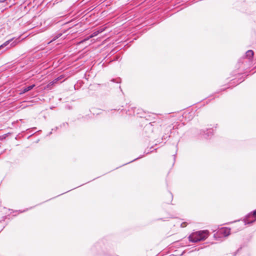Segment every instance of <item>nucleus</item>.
Returning a JSON list of instances; mask_svg holds the SVG:
<instances>
[{
  "instance_id": "obj_1",
  "label": "nucleus",
  "mask_w": 256,
  "mask_h": 256,
  "mask_svg": "<svg viewBox=\"0 0 256 256\" xmlns=\"http://www.w3.org/2000/svg\"><path fill=\"white\" fill-rule=\"evenodd\" d=\"M209 232L207 230H200L192 233L188 237L190 242H196L206 240L208 236Z\"/></svg>"
},
{
  "instance_id": "obj_2",
  "label": "nucleus",
  "mask_w": 256,
  "mask_h": 256,
  "mask_svg": "<svg viewBox=\"0 0 256 256\" xmlns=\"http://www.w3.org/2000/svg\"><path fill=\"white\" fill-rule=\"evenodd\" d=\"M255 221H256V210L248 214L244 219V222L246 225L252 224Z\"/></svg>"
},
{
  "instance_id": "obj_3",
  "label": "nucleus",
  "mask_w": 256,
  "mask_h": 256,
  "mask_svg": "<svg viewBox=\"0 0 256 256\" xmlns=\"http://www.w3.org/2000/svg\"><path fill=\"white\" fill-rule=\"evenodd\" d=\"M200 134L204 138H209L213 135V130L212 128L202 130H200Z\"/></svg>"
},
{
  "instance_id": "obj_4",
  "label": "nucleus",
  "mask_w": 256,
  "mask_h": 256,
  "mask_svg": "<svg viewBox=\"0 0 256 256\" xmlns=\"http://www.w3.org/2000/svg\"><path fill=\"white\" fill-rule=\"evenodd\" d=\"M218 232L224 236H228L230 234V229L228 228H222L219 230Z\"/></svg>"
},
{
  "instance_id": "obj_5",
  "label": "nucleus",
  "mask_w": 256,
  "mask_h": 256,
  "mask_svg": "<svg viewBox=\"0 0 256 256\" xmlns=\"http://www.w3.org/2000/svg\"><path fill=\"white\" fill-rule=\"evenodd\" d=\"M34 86H35V84H32V85H30V86H25V87L23 88L21 90V92H20V94H24V93L28 92L29 90H32Z\"/></svg>"
},
{
  "instance_id": "obj_6",
  "label": "nucleus",
  "mask_w": 256,
  "mask_h": 256,
  "mask_svg": "<svg viewBox=\"0 0 256 256\" xmlns=\"http://www.w3.org/2000/svg\"><path fill=\"white\" fill-rule=\"evenodd\" d=\"M153 126L154 125L152 124V123L150 122L144 126V130L146 132H152L154 131Z\"/></svg>"
},
{
  "instance_id": "obj_7",
  "label": "nucleus",
  "mask_w": 256,
  "mask_h": 256,
  "mask_svg": "<svg viewBox=\"0 0 256 256\" xmlns=\"http://www.w3.org/2000/svg\"><path fill=\"white\" fill-rule=\"evenodd\" d=\"M254 52L252 50H248L246 53V56L249 60L252 59Z\"/></svg>"
},
{
  "instance_id": "obj_8",
  "label": "nucleus",
  "mask_w": 256,
  "mask_h": 256,
  "mask_svg": "<svg viewBox=\"0 0 256 256\" xmlns=\"http://www.w3.org/2000/svg\"><path fill=\"white\" fill-rule=\"evenodd\" d=\"M12 40H7L6 42L2 44L1 46H0V50H1L2 48H4V46H6ZM6 50V49L2 50V52H0V55L4 52L5 50Z\"/></svg>"
},
{
  "instance_id": "obj_9",
  "label": "nucleus",
  "mask_w": 256,
  "mask_h": 256,
  "mask_svg": "<svg viewBox=\"0 0 256 256\" xmlns=\"http://www.w3.org/2000/svg\"><path fill=\"white\" fill-rule=\"evenodd\" d=\"M62 35V33H59V34H56V36H54V38H52V40H51L50 42H48V44H50V42H52L56 40V39L58 38H60Z\"/></svg>"
},
{
  "instance_id": "obj_10",
  "label": "nucleus",
  "mask_w": 256,
  "mask_h": 256,
  "mask_svg": "<svg viewBox=\"0 0 256 256\" xmlns=\"http://www.w3.org/2000/svg\"><path fill=\"white\" fill-rule=\"evenodd\" d=\"M99 34V32L98 31H97V30H96L91 35H90L88 38V39H89L90 38H92L94 36H96L97 35H98Z\"/></svg>"
},
{
  "instance_id": "obj_11",
  "label": "nucleus",
  "mask_w": 256,
  "mask_h": 256,
  "mask_svg": "<svg viewBox=\"0 0 256 256\" xmlns=\"http://www.w3.org/2000/svg\"><path fill=\"white\" fill-rule=\"evenodd\" d=\"M112 82H116V83H119L120 82V78L118 79H112L111 80Z\"/></svg>"
},
{
  "instance_id": "obj_12",
  "label": "nucleus",
  "mask_w": 256,
  "mask_h": 256,
  "mask_svg": "<svg viewBox=\"0 0 256 256\" xmlns=\"http://www.w3.org/2000/svg\"><path fill=\"white\" fill-rule=\"evenodd\" d=\"M104 30V28H100L98 30H97V31H98L99 34L102 32Z\"/></svg>"
},
{
  "instance_id": "obj_13",
  "label": "nucleus",
  "mask_w": 256,
  "mask_h": 256,
  "mask_svg": "<svg viewBox=\"0 0 256 256\" xmlns=\"http://www.w3.org/2000/svg\"><path fill=\"white\" fill-rule=\"evenodd\" d=\"M186 226V222H182L181 224V226L182 227V228H184V227Z\"/></svg>"
},
{
  "instance_id": "obj_14",
  "label": "nucleus",
  "mask_w": 256,
  "mask_h": 256,
  "mask_svg": "<svg viewBox=\"0 0 256 256\" xmlns=\"http://www.w3.org/2000/svg\"><path fill=\"white\" fill-rule=\"evenodd\" d=\"M168 137H170V136H163L162 139L166 140V138H168Z\"/></svg>"
},
{
  "instance_id": "obj_15",
  "label": "nucleus",
  "mask_w": 256,
  "mask_h": 256,
  "mask_svg": "<svg viewBox=\"0 0 256 256\" xmlns=\"http://www.w3.org/2000/svg\"><path fill=\"white\" fill-rule=\"evenodd\" d=\"M128 115H131V114H132L130 112V110H128V112H126V113H128Z\"/></svg>"
},
{
  "instance_id": "obj_16",
  "label": "nucleus",
  "mask_w": 256,
  "mask_h": 256,
  "mask_svg": "<svg viewBox=\"0 0 256 256\" xmlns=\"http://www.w3.org/2000/svg\"><path fill=\"white\" fill-rule=\"evenodd\" d=\"M135 158L134 160H132L130 162H132L136 160L137 159L139 158Z\"/></svg>"
},
{
  "instance_id": "obj_17",
  "label": "nucleus",
  "mask_w": 256,
  "mask_h": 256,
  "mask_svg": "<svg viewBox=\"0 0 256 256\" xmlns=\"http://www.w3.org/2000/svg\"><path fill=\"white\" fill-rule=\"evenodd\" d=\"M135 110H136V108H134V112H133L134 114H135Z\"/></svg>"
},
{
  "instance_id": "obj_18",
  "label": "nucleus",
  "mask_w": 256,
  "mask_h": 256,
  "mask_svg": "<svg viewBox=\"0 0 256 256\" xmlns=\"http://www.w3.org/2000/svg\"><path fill=\"white\" fill-rule=\"evenodd\" d=\"M52 134V132H50L49 133L48 135H50V134Z\"/></svg>"
},
{
  "instance_id": "obj_19",
  "label": "nucleus",
  "mask_w": 256,
  "mask_h": 256,
  "mask_svg": "<svg viewBox=\"0 0 256 256\" xmlns=\"http://www.w3.org/2000/svg\"><path fill=\"white\" fill-rule=\"evenodd\" d=\"M25 211H26V210H24V211H20V212H25Z\"/></svg>"
},
{
  "instance_id": "obj_20",
  "label": "nucleus",
  "mask_w": 256,
  "mask_h": 256,
  "mask_svg": "<svg viewBox=\"0 0 256 256\" xmlns=\"http://www.w3.org/2000/svg\"><path fill=\"white\" fill-rule=\"evenodd\" d=\"M130 164V162H126V164Z\"/></svg>"
},
{
  "instance_id": "obj_21",
  "label": "nucleus",
  "mask_w": 256,
  "mask_h": 256,
  "mask_svg": "<svg viewBox=\"0 0 256 256\" xmlns=\"http://www.w3.org/2000/svg\"><path fill=\"white\" fill-rule=\"evenodd\" d=\"M130 164V162H126V164Z\"/></svg>"
},
{
  "instance_id": "obj_22",
  "label": "nucleus",
  "mask_w": 256,
  "mask_h": 256,
  "mask_svg": "<svg viewBox=\"0 0 256 256\" xmlns=\"http://www.w3.org/2000/svg\"><path fill=\"white\" fill-rule=\"evenodd\" d=\"M6 0H4L2 2H4V1H6Z\"/></svg>"
}]
</instances>
